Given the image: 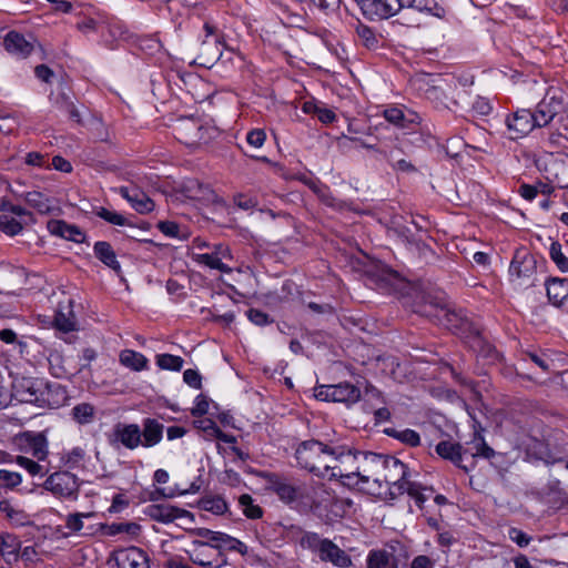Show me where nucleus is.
<instances>
[{"instance_id": "1", "label": "nucleus", "mask_w": 568, "mask_h": 568, "mask_svg": "<svg viewBox=\"0 0 568 568\" xmlns=\"http://www.w3.org/2000/svg\"><path fill=\"white\" fill-rule=\"evenodd\" d=\"M383 467L379 476L378 488H369V491L383 498H395L407 493L420 507L427 499L422 493V487L407 479L408 470L404 463L392 456H383Z\"/></svg>"}, {"instance_id": "2", "label": "nucleus", "mask_w": 568, "mask_h": 568, "mask_svg": "<svg viewBox=\"0 0 568 568\" xmlns=\"http://www.w3.org/2000/svg\"><path fill=\"white\" fill-rule=\"evenodd\" d=\"M164 426L154 418H145L142 428L138 424L119 423L113 428L112 444H119L130 450L142 446L150 448L158 445L163 437Z\"/></svg>"}, {"instance_id": "3", "label": "nucleus", "mask_w": 568, "mask_h": 568, "mask_svg": "<svg viewBox=\"0 0 568 568\" xmlns=\"http://www.w3.org/2000/svg\"><path fill=\"white\" fill-rule=\"evenodd\" d=\"M300 545L304 549L315 552L322 561L331 562L334 566L345 568L352 565L351 557L336 544L326 538H321L315 532H304Z\"/></svg>"}, {"instance_id": "4", "label": "nucleus", "mask_w": 568, "mask_h": 568, "mask_svg": "<svg viewBox=\"0 0 568 568\" xmlns=\"http://www.w3.org/2000/svg\"><path fill=\"white\" fill-rule=\"evenodd\" d=\"M329 449L331 445L323 442L305 440L296 448L295 457L302 468L323 478L326 473Z\"/></svg>"}, {"instance_id": "5", "label": "nucleus", "mask_w": 568, "mask_h": 568, "mask_svg": "<svg viewBox=\"0 0 568 568\" xmlns=\"http://www.w3.org/2000/svg\"><path fill=\"white\" fill-rule=\"evenodd\" d=\"M357 453L345 446H332L327 457L325 477L329 480L339 479L344 485L352 486L354 480L353 467Z\"/></svg>"}, {"instance_id": "6", "label": "nucleus", "mask_w": 568, "mask_h": 568, "mask_svg": "<svg viewBox=\"0 0 568 568\" xmlns=\"http://www.w3.org/2000/svg\"><path fill=\"white\" fill-rule=\"evenodd\" d=\"M383 455L367 453L356 455V464H354L353 473L354 480H352V486H362L373 484L372 488H378L379 485V476L382 473ZM371 487H367L369 490Z\"/></svg>"}, {"instance_id": "7", "label": "nucleus", "mask_w": 568, "mask_h": 568, "mask_svg": "<svg viewBox=\"0 0 568 568\" xmlns=\"http://www.w3.org/2000/svg\"><path fill=\"white\" fill-rule=\"evenodd\" d=\"M186 554L193 564L204 568H221L226 564L217 545L206 541L192 540L186 548Z\"/></svg>"}, {"instance_id": "8", "label": "nucleus", "mask_w": 568, "mask_h": 568, "mask_svg": "<svg viewBox=\"0 0 568 568\" xmlns=\"http://www.w3.org/2000/svg\"><path fill=\"white\" fill-rule=\"evenodd\" d=\"M49 393L47 385L39 379L22 377L13 383V395L22 403L36 404L39 407L48 405L45 395Z\"/></svg>"}, {"instance_id": "9", "label": "nucleus", "mask_w": 568, "mask_h": 568, "mask_svg": "<svg viewBox=\"0 0 568 568\" xmlns=\"http://www.w3.org/2000/svg\"><path fill=\"white\" fill-rule=\"evenodd\" d=\"M266 488L285 504H293L305 496V487L274 473H263Z\"/></svg>"}, {"instance_id": "10", "label": "nucleus", "mask_w": 568, "mask_h": 568, "mask_svg": "<svg viewBox=\"0 0 568 568\" xmlns=\"http://www.w3.org/2000/svg\"><path fill=\"white\" fill-rule=\"evenodd\" d=\"M43 487L55 497L77 500L80 490V481L75 475L69 471H58L45 479Z\"/></svg>"}, {"instance_id": "11", "label": "nucleus", "mask_w": 568, "mask_h": 568, "mask_svg": "<svg viewBox=\"0 0 568 568\" xmlns=\"http://www.w3.org/2000/svg\"><path fill=\"white\" fill-rule=\"evenodd\" d=\"M16 448L24 456H31L38 462H43L48 456V442L43 434L26 432L13 439Z\"/></svg>"}, {"instance_id": "12", "label": "nucleus", "mask_w": 568, "mask_h": 568, "mask_svg": "<svg viewBox=\"0 0 568 568\" xmlns=\"http://www.w3.org/2000/svg\"><path fill=\"white\" fill-rule=\"evenodd\" d=\"M315 397L320 400L354 404L362 397L359 388L351 383L322 385L316 388Z\"/></svg>"}, {"instance_id": "13", "label": "nucleus", "mask_w": 568, "mask_h": 568, "mask_svg": "<svg viewBox=\"0 0 568 568\" xmlns=\"http://www.w3.org/2000/svg\"><path fill=\"white\" fill-rule=\"evenodd\" d=\"M564 98L559 89L549 88L544 99L538 103L537 110L532 113L537 128L548 125L554 116L561 110Z\"/></svg>"}, {"instance_id": "14", "label": "nucleus", "mask_w": 568, "mask_h": 568, "mask_svg": "<svg viewBox=\"0 0 568 568\" xmlns=\"http://www.w3.org/2000/svg\"><path fill=\"white\" fill-rule=\"evenodd\" d=\"M207 129L200 120L189 118L180 120L174 126L175 138L187 146H197L207 140Z\"/></svg>"}, {"instance_id": "15", "label": "nucleus", "mask_w": 568, "mask_h": 568, "mask_svg": "<svg viewBox=\"0 0 568 568\" xmlns=\"http://www.w3.org/2000/svg\"><path fill=\"white\" fill-rule=\"evenodd\" d=\"M233 256L229 246L219 244L211 253H196L193 254V261L200 265L207 266L212 270H217L222 273H231L232 267L226 263L232 261Z\"/></svg>"}, {"instance_id": "16", "label": "nucleus", "mask_w": 568, "mask_h": 568, "mask_svg": "<svg viewBox=\"0 0 568 568\" xmlns=\"http://www.w3.org/2000/svg\"><path fill=\"white\" fill-rule=\"evenodd\" d=\"M508 138L511 140L520 139L527 135L534 128H537L532 112L527 109L516 111L506 120Z\"/></svg>"}, {"instance_id": "17", "label": "nucleus", "mask_w": 568, "mask_h": 568, "mask_svg": "<svg viewBox=\"0 0 568 568\" xmlns=\"http://www.w3.org/2000/svg\"><path fill=\"white\" fill-rule=\"evenodd\" d=\"M365 14L371 18L387 19L403 7V0H356Z\"/></svg>"}, {"instance_id": "18", "label": "nucleus", "mask_w": 568, "mask_h": 568, "mask_svg": "<svg viewBox=\"0 0 568 568\" xmlns=\"http://www.w3.org/2000/svg\"><path fill=\"white\" fill-rule=\"evenodd\" d=\"M546 180L559 189H568V156H551L545 168Z\"/></svg>"}, {"instance_id": "19", "label": "nucleus", "mask_w": 568, "mask_h": 568, "mask_svg": "<svg viewBox=\"0 0 568 568\" xmlns=\"http://www.w3.org/2000/svg\"><path fill=\"white\" fill-rule=\"evenodd\" d=\"M536 270L534 256L526 250H516L509 266V275L516 278L530 277Z\"/></svg>"}, {"instance_id": "20", "label": "nucleus", "mask_w": 568, "mask_h": 568, "mask_svg": "<svg viewBox=\"0 0 568 568\" xmlns=\"http://www.w3.org/2000/svg\"><path fill=\"white\" fill-rule=\"evenodd\" d=\"M119 192L136 212L145 214L153 211L154 202L139 187L121 186Z\"/></svg>"}, {"instance_id": "21", "label": "nucleus", "mask_w": 568, "mask_h": 568, "mask_svg": "<svg viewBox=\"0 0 568 568\" xmlns=\"http://www.w3.org/2000/svg\"><path fill=\"white\" fill-rule=\"evenodd\" d=\"M144 514L163 524L173 523L176 519L190 516L187 510L171 505H149Z\"/></svg>"}, {"instance_id": "22", "label": "nucleus", "mask_w": 568, "mask_h": 568, "mask_svg": "<svg viewBox=\"0 0 568 568\" xmlns=\"http://www.w3.org/2000/svg\"><path fill=\"white\" fill-rule=\"evenodd\" d=\"M3 47L9 53L18 58H27L33 50V43L16 31H10L4 37Z\"/></svg>"}, {"instance_id": "23", "label": "nucleus", "mask_w": 568, "mask_h": 568, "mask_svg": "<svg viewBox=\"0 0 568 568\" xmlns=\"http://www.w3.org/2000/svg\"><path fill=\"white\" fill-rule=\"evenodd\" d=\"M462 454L463 459L468 456L471 457V459L476 457L489 459L494 457L495 452L486 444L484 437L479 433L475 432L473 438L462 446Z\"/></svg>"}, {"instance_id": "24", "label": "nucleus", "mask_w": 568, "mask_h": 568, "mask_svg": "<svg viewBox=\"0 0 568 568\" xmlns=\"http://www.w3.org/2000/svg\"><path fill=\"white\" fill-rule=\"evenodd\" d=\"M436 453L445 458L452 460L455 465L463 468L466 471H469L474 467V463L471 462L470 467L467 465H463V454H462V445L457 443H453L449 440H444L437 444Z\"/></svg>"}, {"instance_id": "25", "label": "nucleus", "mask_w": 568, "mask_h": 568, "mask_svg": "<svg viewBox=\"0 0 568 568\" xmlns=\"http://www.w3.org/2000/svg\"><path fill=\"white\" fill-rule=\"evenodd\" d=\"M367 568H398V560L393 550L374 549L368 552Z\"/></svg>"}, {"instance_id": "26", "label": "nucleus", "mask_w": 568, "mask_h": 568, "mask_svg": "<svg viewBox=\"0 0 568 568\" xmlns=\"http://www.w3.org/2000/svg\"><path fill=\"white\" fill-rule=\"evenodd\" d=\"M181 193L185 199L195 201H209L213 195V191L197 180L189 179L181 184Z\"/></svg>"}, {"instance_id": "27", "label": "nucleus", "mask_w": 568, "mask_h": 568, "mask_svg": "<svg viewBox=\"0 0 568 568\" xmlns=\"http://www.w3.org/2000/svg\"><path fill=\"white\" fill-rule=\"evenodd\" d=\"M546 291L549 302L560 306L568 297V278L554 277L547 281Z\"/></svg>"}, {"instance_id": "28", "label": "nucleus", "mask_w": 568, "mask_h": 568, "mask_svg": "<svg viewBox=\"0 0 568 568\" xmlns=\"http://www.w3.org/2000/svg\"><path fill=\"white\" fill-rule=\"evenodd\" d=\"M0 539V552L3 559L9 564L17 561L21 547L19 538L11 534H2Z\"/></svg>"}, {"instance_id": "29", "label": "nucleus", "mask_w": 568, "mask_h": 568, "mask_svg": "<svg viewBox=\"0 0 568 568\" xmlns=\"http://www.w3.org/2000/svg\"><path fill=\"white\" fill-rule=\"evenodd\" d=\"M119 362L134 372L144 371L149 365V359L133 349H123L119 355Z\"/></svg>"}, {"instance_id": "30", "label": "nucleus", "mask_w": 568, "mask_h": 568, "mask_svg": "<svg viewBox=\"0 0 568 568\" xmlns=\"http://www.w3.org/2000/svg\"><path fill=\"white\" fill-rule=\"evenodd\" d=\"M119 568H149L143 552L136 548L122 551L118 557Z\"/></svg>"}, {"instance_id": "31", "label": "nucleus", "mask_w": 568, "mask_h": 568, "mask_svg": "<svg viewBox=\"0 0 568 568\" xmlns=\"http://www.w3.org/2000/svg\"><path fill=\"white\" fill-rule=\"evenodd\" d=\"M95 256L106 266L114 270L115 272L121 271V265L116 260V255L112 246L108 242H97L94 244Z\"/></svg>"}, {"instance_id": "32", "label": "nucleus", "mask_w": 568, "mask_h": 568, "mask_svg": "<svg viewBox=\"0 0 568 568\" xmlns=\"http://www.w3.org/2000/svg\"><path fill=\"white\" fill-rule=\"evenodd\" d=\"M384 118L387 122L400 129H409L412 124L417 123L418 116L410 113L407 116L399 108H388L384 111Z\"/></svg>"}, {"instance_id": "33", "label": "nucleus", "mask_w": 568, "mask_h": 568, "mask_svg": "<svg viewBox=\"0 0 568 568\" xmlns=\"http://www.w3.org/2000/svg\"><path fill=\"white\" fill-rule=\"evenodd\" d=\"M24 201L40 214H49L53 207L52 200L39 191L27 192Z\"/></svg>"}, {"instance_id": "34", "label": "nucleus", "mask_w": 568, "mask_h": 568, "mask_svg": "<svg viewBox=\"0 0 568 568\" xmlns=\"http://www.w3.org/2000/svg\"><path fill=\"white\" fill-rule=\"evenodd\" d=\"M95 516L93 511L69 514L65 517L64 528L68 531L64 532V536L79 534L84 528V519H91Z\"/></svg>"}, {"instance_id": "35", "label": "nucleus", "mask_w": 568, "mask_h": 568, "mask_svg": "<svg viewBox=\"0 0 568 568\" xmlns=\"http://www.w3.org/2000/svg\"><path fill=\"white\" fill-rule=\"evenodd\" d=\"M385 433L388 436H390L410 447H416L420 444L419 434L409 428H406V429L387 428V429H385Z\"/></svg>"}, {"instance_id": "36", "label": "nucleus", "mask_w": 568, "mask_h": 568, "mask_svg": "<svg viewBox=\"0 0 568 568\" xmlns=\"http://www.w3.org/2000/svg\"><path fill=\"white\" fill-rule=\"evenodd\" d=\"M239 505L244 516L250 519H260L264 514L262 507L248 494H243L239 497Z\"/></svg>"}, {"instance_id": "37", "label": "nucleus", "mask_w": 568, "mask_h": 568, "mask_svg": "<svg viewBox=\"0 0 568 568\" xmlns=\"http://www.w3.org/2000/svg\"><path fill=\"white\" fill-rule=\"evenodd\" d=\"M23 230V222L9 214L0 215V232L8 236H16Z\"/></svg>"}, {"instance_id": "38", "label": "nucleus", "mask_w": 568, "mask_h": 568, "mask_svg": "<svg viewBox=\"0 0 568 568\" xmlns=\"http://www.w3.org/2000/svg\"><path fill=\"white\" fill-rule=\"evenodd\" d=\"M16 463L26 469L31 476H44L48 469L40 464L38 460H33L28 456L18 455L16 456Z\"/></svg>"}, {"instance_id": "39", "label": "nucleus", "mask_w": 568, "mask_h": 568, "mask_svg": "<svg viewBox=\"0 0 568 568\" xmlns=\"http://www.w3.org/2000/svg\"><path fill=\"white\" fill-rule=\"evenodd\" d=\"M200 507L214 515H222L227 510L226 501L220 496H211L201 499Z\"/></svg>"}, {"instance_id": "40", "label": "nucleus", "mask_w": 568, "mask_h": 568, "mask_svg": "<svg viewBox=\"0 0 568 568\" xmlns=\"http://www.w3.org/2000/svg\"><path fill=\"white\" fill-rule=\"evenodd\" d=\"M217 547L220 550L226 549L237 551L242 556H245L248 551V548L244 542L224 532H222L220 541H217Z\"/></svg>"}, {"instance_id": "41", "label": "nucleus", "mask_w": 568, "mask_h": 568, "mask_svg": "<svg viewBox=\"0 0 568 568\" xmlns=\"http://www.w3.org/2000/svg\"><path fill=\"white\" fill-rule=\"evenodd\" d=\"M141 527L136 523H113L108 527V535L115 536L125 534L135 537L140 534Z\"/></svg>"}, {"instance_id": "42", "label": "nucleus", "mask_w": 568, "mask_h": 568, "mask_svg": "<svg viewBox=\"0 0 568 568\" xmlns=\"http://www.w3.org/2000/svg\"><path fill=\"white\" fill-rule=\"evenodd\" d=\"M549 256L560 272L568 273V257L562 253V247L559 242H552L550 244Z\"/></svg>"}, {"instance_id": "43", "label": "nucleus", "mask_w": 568, "mask_h": 568, "mask_svg": "<svg viewBox=\"0 0 568 568\" xmlns=\"http://www.w3.org/2000/svg\"><path fill=\"white\" fill-rule=\"evenodd\" d=\"M183 358L172 354H160L156 356V364L162 369L181 371L183 367Z\"/></svg>"}, {"instance_id": "44", "label": "nucleus", "mask_w": 568, "mask_h": 568, "mask_svg": "<svg viewBox=\"0 0 568 568\" xmlns=\"http://www.w3.org/2000/svg\"><path fill=\"white\" fill-rule=\"evenodd\" d=\"M356 34L361 43L367 49H376L378 47V38L367 26L358 24L356 28Z\"/></svg>"}, {"instance_id": "45", "label": "nucleus", "mask_w": 568, "mask_h": 568, "mask_svg": "<svg viewBox=\"0 0 568 568\" xmlns=\"http://www.w3.org/2000/svg\"><path fill=\"white\" fill-rule=\"evenodd\" d=\"M85 458V452L81 447H74L62 455L64 466L69 468L80 467Z\"/></svg>"}, {"instance_id": "46", "label": "nucleus", "mask_w": 568, "mask_h": 568, "mask_svg": "<svg viewBox=\"0 0 568 568\" xmlns=\"http://www.w3.org/2000/svg\"><path fill=\"white\" fill-rule=\"evenodd\" d=\"M73 418L80 424H89L94 417V407L91 404L82 403L72 408Z\"/></svg>"}, {"instance_id": "47", "label": "nucleus", "mask_w": 568, "mask_h": 568, "mask_svg": "<svg viewBox=\"0 0 568 568\" xmlns=\"http://www.w3.org/2000/svg\"><path fill=\"white\" fill-rule=\"evenodd\" d=\"M53 232L59 233L62 237L75 242L81 241L82 232L74 225L67 224L65 222H55Z\"/></svg>"}, {"instance_id": "48", "label": "nucleus", "mask_w": 568, "mask_h": 568, "mask_svg": "<svg viewBox=\"0 0 568 568\" xmlns=\"http://www.w3.org/2000/svg\"><path fill=\"white\" fill-rule=\"evenodd\" d=\"M22 483V477L17 471L0 469V488L14 489Z\"/></svg>"}, {"instance_id": "49", "label": "nucleus", "mask_w": 568, "mask_h": 568, "mask_svg": "<svg viewBox=\"0 0 568 568\" xmlns=\"http://www.w3.org/2000/svg\"><path fill=\"white\" fill-rule=\"evenodd\" d=\"M410 7L419 11L430 12L436 17H443L445 13L444 8L439 7L435 0H412Z\"/></svg>"}, {"instance_id": "50", "label": "nucleus", "mask_w": 568, "mask_h": 568, "mask_svg": "<svg viewBox=\"0 0 568 568\" xmlns=\"http://www.w3.org/2000/svg\"><path fill=\"white\" fill-rule=\"evenodd\" d=\"M220 40L219 39H215L214 42H213V48H211V43H209L206 40H204L202 42V53L201 55L206 58L207 62H214V61H217L221 55H222V52L219 48V44H220Z\"/></svg>"}, {"instance_id": "51", "label": "nucleus", "mask_w": 568, "mask_h": 568, "mask_svg": "<svg viewBox=\"0 0 568 568\" xmlns=\"http://www.w3.org/2000/svg\"><path fill=\"white\" fill-rule=\"evenodd\" d=\"M97 215L101 219H103L104 221L111 223V224H114V225H120V226H123L126 224V219L116 213V212H113V211H109L104 207H100L98 211H97Z\"/></svg>"}, {"instance_id": "52", "label": "nucleus", "mask_w": 568, "mask_h": 568, "mask_svg": "<svg viewBox=\"0 0 568 568\" xmlns=\"http://www.w3.org/2000/svg\"><path fill=\"white\" fill-rule=\"evenodd\" d=\"M54 325L58 329L69 333L75 327L73 317L67 316L61 312H58L54 316Z\"/></svg>"}, {"instance_id": "53", "label": "nucleus", "mask_w": 568, "mask_h": 568, "mask_svg": "<svg viewBox=\"0 0 568 568\" xmlns=\"http://www.w3.org/2000/svg\"><path fill=\"white\" fill-rule=\"evenodd\" d=\"M266 140V133L262 129H253L247 132L246 134V141L247 143L256 149H260L263 146L264 142Z\"/></svg>"}, {"instance_id": "54", "label": "nucleus", "mask_w": 568, "mask_h": 568, "mask_svg": "<svg viewBox=\"0 0 568 568\" xmlns=\"http://www.w3.org/2000/svg\"><path fill=\"white\" fill-rule=\"evenodd\" d=\"M6 211L10 212L13 215H16L17 217H19L18 220L22 221L23 225L33 222L32 214L29 211H27L24 207L20 206V205H13V204H11L9 202V205H7V210Z\"/></svg>"}, {"instance_id": "55", "label": "nucleus", "mask_w": 568, "mask_h": 568, "mask_svg": "<svg viewBox=\"0 0 568 568\" xmlns=\"http://www.w3.org/2000/svg\"><path fill=\"white\" fill-rule=\"evenodd\" d=\"M196 427L203 430L207 437L215 438L220 432V427L210 418H203L196 422Z\"/></svg>"}, {"instance_id": "56", "label": "nucleus", "mask_w": 568, "mask_h": 568, "mask_svg": "<svg viewBox=\"0 0 568 568\" xmlns=\"http://www.w3.org/2000/svg\"><path fill=\"white\" fill-rule=\"evenodd\" d=\"M383 159H385L390 165L396 162V160L400 159V155L403 154V150L398 148L397 145H392L389 148H383L376 150Z\"/></svg>"}, {"instance_id": "57", "label": "nucleus", "mask_w": 568, "mask_h": 568, "mask_svg": "<svg viewBox=\"0 0 568 568\" xmlns=\"http://www.w3.org/2000/svg\"><path fill=\"white\" fill-rule=\"evenodd\" d=\"M247 318L255 325L264 326L271 323L268 315L260 310L250 308L246 312Z\"/></svg>"}, {"instance_id": "58", "label": "nucleus", "mask_w": 568, "mask_h": 568, "mask_svg": "<svg viewBox=\"0 0 568 568\" xmlns=\"http://www.w3.org/2000/svg\"><path fill=\"white\" fill-rule=\"evenodd\" d=\"M363 398L367 403L372 402L373 405L384 404V398L382 396V393L373 385H367L365 387Z\"/></svg>"}, {"instance_id": "59", "label": "nucleus", "mask_w": 568, "mask_h": 568, "mask_svg": "<svg viewBox=\"0 0 568 568\" xmlns=\"http://www.w3.org/2000/svg\"><path fill=\"white\" fill-rule=\"evenodd\" d=\"M183 381L191 387L200 389L202 387V377L195 369H186L183 373Z\"/></svg>"}, {"instance_id": "60", "label": "nucleus", "mask_w": 568, "mask_h": 568, "mask_svg": "<svg viewBox=\"0 0 568 568\" xmlns=\"http://www.w3.org/2000/svg\"><path fill=\"white\" fill-rule=\"evenodd\" d=\"M209 400L204 395H197L194 400V406L191 409L193 416H202L209 410Z\"/></svg>"}, {"instance_id": "61", "label": "nucleus", "mask_w": 568, "mask_h": 568, "mask_svg": "<svg viewBox=\"0 0 568 568\" xmlns=\"http://www.w3.org/2000/svg\"><path fill=\"white\" fill-rule=\"evenodd\" d=\"M193 534L200 538L205 539L204 541H206V542H210V544L215 542L216 545H217V541H220V538L222 535L221 531H213V530H210L206 528H197L196 530L193 531Z\"/></svg>"}, {"instance_id": "62", "label": "nucleus", "mask_w": 568, "mask_h": 568, "mask_svg": "<svg viewBox=\"0 0 568 568\" xmlns=\"http://www.w3.org/2000/svg\"><path fill=\"white\" fill-rule=\"evenodd\" d=\"M509 538L516 542L519 547H526L530 542V537L517 528H511L509 530Z\"/></svg>"}, {"instance_id": "63", "label": "nucleus", "mask_w": 568, "mask_h": 568, "mask_svg": "<svg viewBox=\"0 0 568 568\" xmlns=\"http://www.w3.org/2000/svg\"><path fill=\"white\" fill-rule=\"evenodd\" d=\"M159 230L170 236V237H176L179 235V225L174 222L165 221L159 223Z\"/></svg>"}, {"instance_id": "64", "label": "nucleus", "mask_w": 568, "mask_h": 568, "mask_svg": "<svg viewBox=\"0 0 568 568\" xmlns=\"http://www.w3.org/2000/svg\"><path fill=\"white\" fill-rule=\"evenodd\" d=\"M410 568H434V560L426 555H419L412 560Z\"/></svg>"}]
</instances>
